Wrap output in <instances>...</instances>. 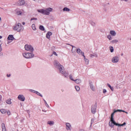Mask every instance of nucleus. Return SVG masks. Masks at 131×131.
I'll use <instances>...</instances> for the list:
<instances>
[{
	"mask_svg": "<svg viewBox=\"0 0 131 131\" xmlns=\"http://www.w3.org/2000/svg\"><path fill=\"white\" fill-rule=\"evenodd\" d=\"M53 11V8H48L46 9H40L38 10L37 11L38 13H41V14H43L44 15H50V13Z\"/></svg>",
	"mask_w": 131,
	"mask_h": 131,
	"instance_id": "obj_1",
	"label": "nucleus"
},
{
	"mask_svg": "<svg viewBox=\"0 0 131 131\" xmlns=\"http://www.w3.org/2000/svg\"><path fill=\"white\" fill-rule=\"evenodd\" d=\"M54 66L55 67V68H57L59 70H63L64 69V66H62V64H60V62L58 61L57 60H54L53 62Z\"/></svg>",
	"mask_w": 131,
	"mask_h": 131,
	"instance_id": "obj_2",
	"label": "nucleus"
},
{
	"mask_svg": "<svg viewBox=\"0 0 131 131\" xmlns=\"http://www.w3.org/2000/svg\"><path fill=\"white\" fill-rule=\"evenodd\" d=\"M24 27L20 23H18L17 25L14 27L13 30L17 31V32H21L23 31Z\"/></svg>",
	"mask_w": 131,
	"mask_h": 131,
	"instance_id": "obj_3",
	"label": "nucleus"
},
{
	"mask_svg": "<svg viewBox=\"0 0 131 131\" xmlns=\"http://www.w3.org/2000/svg\"><path fill=\"white\" fill-rule=\"evenodd\" d=\"M116 112H124V113H126V114H127V112H125L122 110H115L114 111V112L113 113H112L111 116V121L110 122H111V123L114 122V115L115 114V113H116Z\"/></svg>",
	"mask_w": 131,
	"mask_h": 131,
	"instance_id": "obj_4",
	"label": "nucleus"
},
{
	"mask_svg": "<svg viewBox=\"0 0 131 131\" xmlns=\"http://www.w3.org/2000/svg\"><path fill=\"white\" fill-rule=\"evenodd\" d=\"M25 49L26 51H28L29 52H33V51H34V49L33 48V47L29 45H26L25 46Z\"/></svg>",
	"mask_w": 131,
	"mask_h": 131,
	"instance_id": "obj_5",
	"label": "nucleus"
},
{
	"mask_svg": "<svg viewBox=\"0 0 131 131\" xmlns=\"http://www.w3.org/2000/svg\"><path fill=\"white\" fill-rule=\"evenodd\" d=\"M108 124L111 127H114V125H116L117 126H123L122 124L117 123L115 121H114V122L112 123L110 122Z\"/></svg>",
	"mask_w": 131,
	"mask_h": 131,
	"instance_id": "obj_6",
	"label": "nucleus"
},
{
	"mask_svg": "<svg viewBox=\"0 0 131 131\" xmlns=\"http://www.w3.org/2000/svg\"><path fill=\"white\" fill-rule=\"evenodd\" d=\"M13 39H15V38L14 37V36H13V35H8L7 37V45H9V43H11V42L13 41Z\"/></svg>",
	"mask_w": 131,
	"mask_h": 131,
	"instance_id": "obj_7",
	"label": "nucleus"
},
{
	"mask_svg": "<svg viewBox=\"0 0 131 131\" xmlns=\"http://www.w3.org/2000/svg\"><path fill=\"white\" fill-rule=\"evenodd\" d=\"M96 109H97V103L92 105V106H91V112H92V114H95L96 113Z\"/></svg>",
	"mask_w": 131,
	"mask_h": 131,
	"instance_id": "obj_8",
	"label": "nucleus"
},
{
	"mask_svg": "<svg viewBox=\"0 0 131 131\" xmlns=\"http://www.w3.org/2000/svg\"><path fill=\"white\" fill-rule=\"evenodd\" d=\"M112 63H118L119 62V56H116L112 58Z\"/></svg>",
	"mask_w": 131,
	"mask_h": 131,
	"instance_id": "obj_9",
	"label": "nucleus"
},
{
	"mask_svg": "<svg viewBox=\"0 0 131 131\" xmlns=\"http://www.w3.org/2000/svg\"><path fill=\"white\" fill-rule=\"evenodd\" d=\"M59 73H61V74H62L64 77H68V75H69V74L68 72H66L65 71V70H61L59 71Z\"/></svg>",
	"mask_w": 131,
	"mask_h": 131,
	"instance_id": "obj_10",
	"label": "nucleus"
},
{
	"mask_svg": "<svg viewBox=\"0 0 131 131\" xmlns=\"http://www.w3.org/2000/svg\"><path fill=\"white\" fill-rule=\"evenodd\" d=\"M18 99L19 101H21L22 102H24L25 101V97L23 95H19L18 96Z\"/></svg>",
	"mask_w": 131,
	"mask_h": 131,
	"instance_id": "obj_11",
	"label": "nucleus"
},
{
	"mask_svg": "<svg viewBox=\"0 0 131 131\" xmlns=\"http://www.w3.org/2000/svg\"><path fill=\"white\" fill-rule=\"evenodd\" d=\"M66 125L67 130H71V124L70 123H66Z\"/></svg>",
	"mask_w": 131,
	"mask_h": 131,
	"instance_id": "obj_12",
	"label": "nucleus"
},
{
	"mask_svg": "<svg viewBox=\"0 0 131 131\" xmlns=\"http://www.w3.org/2000/svg\"><path fill=\"white\" fill-rule=\"evenodd\" d=\"M25 4L24 0H19L17 2V6H23Z\"/></svg>",
	"mask_w": 131,
	"mask_h": 131,
	"instance_id": "obj_13",
	"label": "nucleus"
},
{
	"mask_svg": "<svg viewBox=\"0 0 131 131\" xmlns=\"http://www.w3.org/2000/svg\"><path fill=\"white\" fill-rule=\"evenodd\" d=\"M77 54H79V55H82V56H84V53L82 52V51H81V50L78 49H77Z\"/></svg>",
	"mask_w": 131,
	"mask_h": 131,
	"instance_id": "obj_14",
	"label": "nucleus"
},
{
	"mask_svg": "<svg viewBox=\"0 0 131 131\" xmlns=\"http://www.w3.org/2000/svg\"><path fill=\"white\" fill-rule=\"evenodd\" d=\"M83 58H84V61L85 62V64L86 65H89V63H90V60L88 59V58H85V56L83 55Z\"/></svg>",
	"mask_w": 131,
	"mask_h": 131,
	"instance_id": "obj_15",
	"label": "nucleus"
},
{
	"mask_svg": "<svg viewBox=\"0 0 131 131\" xmlns=\"http://www.w3.org/2000/svg\"><path fill=\"white\" fill-rule=\"evenodd\" d=\"M47 124H49V125L52 126L54 125V124H55V122H54V121H48L47 122Z\"/></svg>",
	"mask_w": 131,
	"mask_h": 131,
	"instance_id": "obj_16",
	"label": "nucleus"
},
{
	"mask_svg": "<svg viewBox=\"0 0 131 131\" xmlns=\"http://www.w3.org/2000/svg\"><path fill=\"white\" fill-rule=\"evenodd\" d=\"M23 56L24 57V58H26V59H29L28 53H23Z\"/></svg>",
	"mask_w": 131,
	"mask_h": 131,
	"instance_id": "obj_17",
	"label": "nucleus"
},
{
	"mask_svg": "<svg viewBox=\"0 0 131 131\" xmlns=\"http://www.w3.org/2000/svg\"><path fill=\"white\" fill-rule=\"evenodd\" d=\"M74 81L76 83H77L78 84H79V83H81V80L80 79H77L74 80Z\"/></svg>",
	"mask_w": 131,
	"mask_h": 131,
	"instance_id": "obj_18",
	"label": "nucleus"
},
{
	"mask_svg": "<svg viewBox=\"0 0 131 131\" xmlns=\"http://www.w3.org/2000/svg\"><path fill=\"white\" fill-rule=\"evenodd\" d=\"M29 54V59H31L34 57V54L33 53H28Z\"/></svg>",
	"mask_w": 131,
	"mask_h": 131,
	"instance_id": "obj_19",
	"label": "nucleus"
},
{
	"mask_svg": "<svg viewBox=\"0 0 131 131\" xmlns=\"http://www.w3.org/2000/svg\"><path fill=\"white\" fill-rule=\"evenodd\" d=\"M90 57V58H94V57L98 58V54L97 53H93V54H91Z\"/></svg>",
	"mask_w": 131,
	"mask_h": 131,
	"instance_id": "obj_20",
	"label": "nucleus"
},
{
	"mask_svg": "<svg viewBox=\"0 0 131 131\" xmlns=\"http://www.w3.org/2000/svg\"><path fill=\"white\" fill-rule=\"evenodd\" d=\"M90 86L91 89L92 90V91H93V92L95 91V86H94L93 83H90Z\"/></svg>",
	"mask_w": 131,
	"mask_h": 131,
	"instance_id": "obj_21",
	"label": "nucleus"
},
{
	"mask_svg": "<svg viewBox=\"0 0 131 131\" xmlns=\"http://www.w3.org/2000/svg\"><path fill=\"white\" fill-rule=\"evenodd\" d=\"M2 131H7V129L6 128V125L5 123H2Z\"/></svg>",
	"mask_w": 131,
	"mask_h": 131,
	"instance_id": "obj_22",
	"label": "nucleus"
},
{
	"mask_svg": "<svg viewBox=\"0 0 131 131\" xmlns=\"http://www.w3.org/2000/svg\"><path fill=\"white\" fill-rule=\"evenodd\" d=\"M11 101V99H8L6 101V102L7 104H8L9 105H11V104H12V101Z\"/></svg>",
	"mask_w": 131,
	"mask_h": 131,
	"instance_id": "obj_23",
	"label": "nucleus"
},
{
	"mask_svg": "<svg viewBox=\"0 0 131 131\" xmlns=\"http://www.w3.org/2000/svg\"><path fill=\"white\" fill-rule=\"evenodd\" d=\"M0 111L2 114H6V113H7V110L5 109H1Z\"/></svg>",
	"mask_w": 131,
	"mask_h": 131,
	"instance_id": "obj_24",
	"label": "nucleus"
},
{
	"mask_svg": "<svg viewBox=\"0 0 131 131\" xmlns=\"http://www.w3.org/2000/svg\"><path fill=\"white\" fill-rule=\"evenodd\" d=\"M52 33H47L46 34V37L47 38H48V39H50L51 38V35H52Z\"/></svg>",
	"mask_w": 131,
	"mask_h": 131,
	"instance_id": "obj_25",
	"label": "nucleus"
},
{
	"mask_svg": "<svg viewBox=\"0 0 131 131\" xmlns=\"http://www.w3.org/2000/svg\"><path fill=\"white\" fill-rule=\"evenodd\" d=\"M107 86H108V88H110V89L111 90V91H114V88L113 87L111 86L110 85V84L107 83Z\"/></svg>",
	"mask_w": 131,
	"mask_h": 131,
	"instance_id": "obj_26",
	"label": "nucleus"
},
{
	"mask_svg": "<svg viewBox=\"0 0 131 131\" xmlns=\"http://www.w3.org/2000/svg\"><path fill=\"white\" fill-rule=\"evenodd\" d=\"M63 12H65V11H66V12H69V11H70V9H69V8H67V7H65V8H64L63 9Z\"/></svg>",
	"mask_w": 131,
	"mask_h": 131,
	"instance_id": "obj_27",
	"label": "nucleus"
},
{
	"mask_svg": "<svg viewBox=\"0 0 131 131\" xmlns=\"http://www.w3.org/2000/svg\"><path fill=\"white\" fill-rule=\"evenodd\" d=\"M110 50L111 53H113V52L114 51V48H113V47L110 46Z\"/></svg>",
	"mask_w": 131,
	"mask_h": 131,
	"instance_id": "obj_28",
	"label": "nucleus"
},
{
	"mask_svg": "<svg viewBox=\"0 0 131 131\" xmlns=\"http://www.w3.org/2000/svg\"><path fill=\"white\" fill-rule=\"evenodd\" d=\"M43 101H44V103H45V105L46 107H47V108H50V105H49L48 103H47V101H46V100L43 99Z\"/></svg>",
	"mask_w": 131,
	"mask_h": 131,
	"instance_id": "obj_29",
	"label": "nucleus"
},
{
	"mask_svg": "<svg viewBox=\"0 0 131 131\" xmlns=\"http://www.w3.org/2000/svg\"><path fill=\"white\" fill-rule=\"evenodd\" d=\"M34 93L35 94H36V95H37L38 96H40V97H42V95H41V94L39 92L37 91H35Z\"/></svg>",
	"mask_w": 131,
	"mask_h": 131,
	"instance_id": "obj_30",
	"label": "nucleus"
},
{
	"mask_svg": "<svg viewBox=\"0 0 131 131\" xmlns=\"http://www.w3.org/2000/svg\"><path fill=\"white\" fill-rule=\"evenodd\" d=\"M111 43H116V42H118V40L117 39L113 40L111 41Z\"/></svg>",
	"mask_w": 131,
	"mask_h": 131,
	"instance_id": "obj_31",
	"label": "nucleus"
},
{
	"mask_svg": "<svg viewBox=\"0 0 131 131\" xmlns=\"http://www.w3.org/2000/svg\"><path fill=\"white\" fill-rule=\"evenodd\" d=\"M69 78H70V79H71V80H72L73 81H74V79H73V77L72 76V74H70L69 75Z\"/></svg>",
	"mask_w": 131,
	"mask_h": 131,
	"instance_id": "obj_32",
	"label": "nucleus"
},
{
	"mask_svg": "<svg viewBox=\"0 0 131 131\" xmlns=\"http://www.w3.org/2000/svg\"><path fill=\"white\" fill-rule=\"evenodd\" d=\"M75 90L77 91V92H79L80 90V88L78 86H75Z\"/></svg>",
	"mask_w": 131,
	"mask_h": 131,
	"instance_id": "obj_33",
	"label": "nucleus"
},
{
	"mask_svg": "<svg viewBox=\"0 0 131 131\" xmlns=\"http://www.w3.org/2000/svg\"><path fill=\"white\" fill-rule=\"evenodd\" d=\"M39 29L40 30H42V31H45V27H43V26H39Z\"/></svg>",
	"mask_w": 131,
	"mask_h": 131,
	"instance_id": "obj_34",
	"label": "nucleus"
},
{
	"mask_svg": "<svg viewBox=\"0 0 131 131\" xmlns=\"http://www.w3.org/2000/svg\"><path fill=\"white\" fill-rule=\"evenodd\" d=\"M32 28L33 30H35L36 29V28L35 27V25L32 24Z\"/></svg>",
	"mask_w": 131,
	"mask_h": 131,
	"instance_id": "obj_35",
	"label": "nucleus"
},
{
	"mask_svg": "<svg viewBox=\"0 0 131 131\" xmlns=\"http://www.w3.org/2000/svg\"><path fill=\"white\" fill-rule=\"evenodd\" d=\"M107 38L109 39V40H111L112 39V37L111 35H107Z\"/></svg>",
	"mask_w": 131,
	"mask_h": 131,
	"instance_id": "obj_36",
	"label": "nucleus"
},
{
	"mask_svg": "<svg viewBox=\"0 0 131 131\" xmlns=\"http://www.w3.org/2000/svg\"><path fill=\"white\" fill-rule=\"evenodd\" d=\"M6 113L8 115H11V112H10V111H6Z\"/></svg>",
	"mask_w": 131,
	"mask_h": 131,
	"instance_id": "obj_37",
	"label": "nucleus"
},
{
	"mask_svg": "<svg viewBox=\"0 0 131 131\" xmlns=\"http://www.w3.org/2000/svg\"><path fill=\"white\" fill-rule=\"evenodd\" d=\"M21 14H22V12H21V11L17 12V15H21Z\"/></svg>",
	"mask_w": 131,
	"mask_h": 131,
	"instance_id": "obj_38",
	"label": "nucleus"
},
{
	"mask_svg": "<svg viewBox=\"0 0 131 131\" xmlns=\"http://www.w3.org/2000/svg\"><path fill=\"white\" fill-rule=\"evenodd\" d=\"M103 94H106V93H107V90H106V89H103Z\"/></svg>",
	"mask_w": 131,
	"mask_h": 131,
	"instance_id": "obj_39",
	"label": "nucleus"
},
{
	"mask_svg": "<svg viewBox=\"0 0 131 131\" xmlns=\"http://www.w3.org/2000/svg\"><path fill=\"white\" fill-rule=\"evenodd\" d=\"M32 20H37V18L33 17V18H32L31 19V21H32Z\"/></svg>",
	"mask_w": 131,
	"mask_h": 131,
	"instance_id": "obj_40",
	"label": "nucleus"
},
{
	"mask_svg": "<svg viewBox=\"0 0 131 131\" xmlns=\"http://www.w3.org/2000/svg\"><path fill=\"white\" fill-rule=\"evenodd\" d=\"M29 91H30V92H31V93H34V92H36L35 91H34V90H31V89H30V90H29Z\"/></svg>",
	"mask_w": 131,
	"mask_h": 131,
	"instance_id": "obj_41",
	"label": "nucleus"
},
{
	"mask_svg": "<svg viewBox=\"0 0 131 131\" xmlns=\"http://www.w3.org/2000/svg\"><path fill=\"white\" fill-rule=\"evenodd\" d=\"M53 55H55V56H58V54L56 52H53Z\"/></svg>",
	"mask_w": 131,
	"mask_h": 131,
	"instance_id": "obj_42",
	"label": "nucleus"
},
{
	"mask_svg": "<svg viewBox=\"0 0 131 131\" xmlns=\"http://www.w3.org/2000/svg\"><path fill=\"white\" fill-rule=\"evenodd\" d=\"M94 119H92L91 120V124H93V123H94Z\"/></svg>",
	"mask_w": 131,
	"mask_h": 131,
	"instance_id": "obj_43",
	"label": "nucleus"
},
{
	"mask_svg": "<svg viewBox=\"0 0 131 131\" xmlns=\"http://www.w3.org/2000/svg\"><path fill=\"white\" fill-rule=\"evenodd\" d=\"M67 45H68L69 46H71V47H72V49H73V48H75V47H74V46H73V45H70V44H67Z\"/></svg>",
	"mask_w": 131,
	"mask_h": 131,
	"instance_id": "obj_44",
	"label": "nucleus"
},
{
	"mask_svg": "<svg viewBox=\"0 0 131 131\" xmlns=\"http://www.w3.org/2000/svg\"><path fill=\"white\" fill-rule=\"evenodd\" d=\"M111 34L112 36H115V35H116V33H112Z\"/></svg>",
	"mask_w": 131,
	"mask_h": 131,
	"instance_id": "obj_45",
	"label": "nucleus"
},
{
	"mask_svg": "<svg viewBox=\"0 0 131 131\" xmlns=\"http://www.w3.org/2000/svg\"><path fill=\"white\" fill-rule=\"evenodd\" d=\"M110 33H115V31H111Z\"/></svg>",
	"mask_w": 131,
	"mask_h": 131,
	"instance_id": "obj_46",
	"label": "nucleus"
},
{
	"mask_svg": "<svg viewBox=\"0 0 131 131\" xmlns=\"http://www.w3.org/2000/svg\"><path fill=\"white\" fill-rule=\"evenodd\" d=\"M3 51V48H2V46H0V52H2Z\"/></svg>",
	"mask_w": 131,
	"mask_h": 131,
	"instance_id": "obj_47",
	"label": "nucleus"
},
{
	"mask_svg": "<svg viewBox=\"0 0 131 131\" xmlns=\"http://www.w3.org/2000/svg\"><path fill=\"white\" fill-rule=\"evenodd\" d=\"M71 52H72V53H74V52H75V51L73 50V48H72V50H71Z\"/></svg>",
	"mask_w": 131,
	"mask_h": 131,
	"instance_id": "obj_48",
	"label": "nucleus"
},
{
	"mask_svg": "<svg viewBox=\"0 0 131 131\" xmlns=\"http://www.w3.org/2000/svg\"><path fill=\"white\" fill-rule=\"evenodd\" d=\"M2 45H3V42L0 40V46H2Z\"/></svg>",
	"mask_w": 131,
	"mask_h": 131,
	"instance_id": "obj_49",
	"label": "nucleus"
},
{
	"mask_svg": "<svg viewBox=\"0 0 131 131\" xmlns=\"http://www.w3.org/2000/svg\"><path fill=\"white\" fill-rule=\"evenodd\" d=\"M122 124V125H123V126H124V125H125V124H126V123H125V122H124L123 124Z\"/></svg>",
	"mask_w": 131,
	"mask_h": 131,
	"instance_id": "obj_50",
	"label": "nucleus"
},
{
	"mask_svg": "<svg viewBox=\"0 0 131 131\" xmlns=\"http://www.w3.org/2000/svg\"><path fill=\"white\" fill-rule=\"evenodd\" d=\"M122 124V125H123V126H124V125H125V124H126V123H125V122H124L123 124Z\"/></svg>",
	"mask_w": 131,
	"mask_h": 131,
	"instance_id": "obj_51",
	"label": "nucleus"
},
{
	"mask_svg": "<svg viewBox=\"0 0 131 131\" xmlns=\"http://www.w3.org/2000/svg\"><path fill=\"white\" fill-rule=\"evenodd\" d=\"M7 77H10V76H11V75H10V74H7Z\"/></svg>",
	"mask_w": 131,
	"mask_h": 131,
	"instance_id": "obj_52",
	"label": "nucleus"
},
{
	"mask_svg": "<svg viewBox=\"0 0 131 131\" xmlns=\"http://www.w3.org/2000/svg\"><path fill=\"white\" fill-rule=\"evenodd\" d=\"M2 95H0V101H2Z\"/></svg>",
	"mask_w": 131,
	"mask_h": 131,
	"instance_id": "obj_53",
	"label": "nucleus"
},
{
	"mask_svg": "<svg viewBox=\"0 0 131 131\" xmlns=\"http://www.w3.org/2000/svg\"><path fill=\"white\" fill-rule=\"evenodd\" d=\"M42 111V112H47V111H45L43 110Z\"/></svg>",
	"mask_w": 131,
	"mask_h": 131,
	"instance_id": "obj_54",
	"label": "nucleus"
},
{
	"mask_svg": "<svg viewBox=\"0 0 131 131\" xmlns=\"http://www.w3.org/2000/svg\"><path fill=\"white\" fill-rule=\"evenodd\" d=\"M22 24H23V25H24L25 24V22H23Z\"/></svg>",
	"mask_w": 131,
	"mask_h": 131,
	"instance_id": "obj_55",
	"label": "nucleus"
},
{
	"mask_svg": "<svg viewBox=\"0 0 131 131\" xmlns=\"http://www.w3.org/2000/svg\"><path fill=\"white\" fill-rule=\"evenodd\" d=\"M1 38H3V36H0V39H1Z\"/></svg>",
	"mask_w": 131,
	"mask_h": 131,
	"instance_id": "obj_56",
	"label": "nucleus"
},
{
	"mask_svg": "<svg viewBox=\"0 0 131 131\" xmlns=\"http://www.w3.org/2000/svg\"><path fill=\"white\" fill-rule=\"evenodd\" d=\"M120 1H124L125 2H127V0H120Z\"/></svg>",
	"mask_w": 131,
	"mask_h": 131,
	"instance_id": "obj_57",
	"label": "nucleus"
},
{
	"mask_svg": "<svg viewBox=\"0 0 131 131\" xmlns=\"http://www.w3.org/2000/svg\"><path fill=\"white\" fill-rule=\"evenodd\" d=\"M121 56H123V53H122V54H121Z\"/></svg>",
	"mask_w": 131,
	"mask_h": 131,
	"instance_id": "obj_58",
	"label": "nucleus"
},
{
	"mask_svg": "<svg viewBox=\"0 0 131 131\" xmlns=\"http://www.w3.org/2000/svg\"><path fill=\"white\" fill-rule=\"evenodd\" d=\"M48 33H52L51 32H48Z\"/></svg>",
	"mask_w": 131,
	"mask_h": 131,
	"instance_id": "obj_59",
	"label": "nucleus"
},
{
	"mask_svg": "<svg viewBox=\"0 0 131 131\" xmlns=\"http://www.w3.org/2000/svg\"><path fill=\"white\" fill-rule=\"evenodd\" d=\"M1 20H2V18H1V17H0V21H1Z\"/></svg>",
	"mask_w": 131,
	"mask_h": 131,
	"instance_id": "obj_60",
	"label": "nucleus"
},
{
	"mask_svg": "<svg viewBox=\"0 0 131 131\" xmlns=\"http://www.w3.org/2000/svg\"><path fill=\"white\" fill-rule=\"evenodd\" d=\"M130 40H131V38H130Z\"/></svg>",
	"mask_w": 131,
	"mask_h": 131,
	"instance_id": "obj_61",
	"label": "nucleus"
}]
</instances>
